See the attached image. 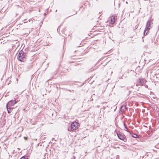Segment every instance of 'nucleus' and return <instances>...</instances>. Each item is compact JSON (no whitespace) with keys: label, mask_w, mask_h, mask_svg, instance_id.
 <instances>
[{"label":"nucleus","mask_w":159,"mask_h":159,"mask_svg":"<svg viewBox=\"0 0 159 159\" xmlns=\"http://www.w3.org/2000/svg\"><path fill=\"white\" fill-rule=\"evenodd\" d=\"M16 103L17 102L16 100H11L7 103L6 106L8 113H10L13 110L11 107Z\"/></svg>","instance_id":"f257e3e1"},{"label":"nucleus","mask_w":159,"mask_h":159,"mask_svg":"<svg viewBox=\"0 0 159 159\" xmlns=\"http://www.w3.org/2000/svg\"><path fill=\"white\" fill-rule=\"evenodd\" d=\"M26 53L22 50H20L17 55V58L20 61L24 62L26 60Z\"/></svg>","instance_id":"f03ea898"},{"label":"nucleus","mask_w":159,"mask_h":159,"mask_svg":"<svg viewBox=\"0 0 159 159\" xmlns=\"http://www.w3.org/2000/svg\"><path fill=\"white\" fill-rule=\"evenodd\" d=\"M80 126L79 123L76 121L72 122L70 126L68 129V130L70 131H74L76 130Z\"/></svg>","instance_id":"7ed1b4c3"},{"label":"nucleus","mask_w":159,"mask_h":159,"mask_svg":"<svg viewBox=\"0 0 159 159\" xmlns=\"http://www.w3.org/2000/svg\"><path fill=\"white\" fill-rule=\"evenodd\" d=\"M147 81L142 78H139L137 81L136 83V86H139L143 85Z\"/></svg>","instance_id":"20e7f679"},{"label":"nucleus","mask_w":159,"mask_h":159,"mask_svg":"<svg viewBox=\"0 0 159 159\" xmlns=\"http://www.w3.org/2000/svg\"><path fill=\"white\" fill-rule=\"evenodd\" d=\"M117 135L118 138L122 140H123L124 142L127 141V139L125 138V135L123 134H121L120 132L117 133Z\"/></svg>","instance_id":"39448f33"},{"label":"nucleus","mask_w":159,"mask_h":159,"mask_svg":"<svg viewBox=\"0 0 159 159\" xmlns=\"http://www.w3.org/2000/svg\"><path fill=\"white\" fill-rule=\"evenodd\" d=\"M152 24V21L150 20H148L146 25V27L145 28L146 30H149L151 28V25Z\"/></svg>","instance_id":"423d86ee"},{"label":"nucleus","mask_w":159,"mask_h":159,"mask_svg":"<svg viewBox=\"0 0 159 159\" xmlns=\"http://www.w3.org/2000/svg\"><path fill=\"white\" fill-rule=\"evenodd\" d=\"M127 108L125 106H122L120 108V112L121 113H124L126 111Z\"/></svg>","instance_id":"0eeeda50"},{"label":"nucleus","mask_w":159,"mask_h":159,"mask_svg":"<svg viewBox=\"0 0 159 159\" xmlns=\"http://www.w3.org/2000/svg\"><path fill=\"white\" fill-rule=\"evenodd\" d=\"M130 135L132 136L134 138H139V136L138 135H137L135 134H134L133 132H129Z\"/></svg>","instance_id":"6e6552de"},{"label":"nucleus","mask_w":159,"mask_h":159,"mask_svg":"<svg viewBox=\"0 0 159 159\" xmlns=\"http://www.w3.org/2000/svg\"><path fill=\"white\" fill-rule=\"evenodd\" d=\"M115 21V17H112L111 18L110 20L111 24H113Z\"/></svg>","instance_id":"1a4fd4ad"},{"label":"nucleus","mask_w":159,"mask_h":159,"mask_svg":"<svg viewBox=\"0 0 159 159\" xmlns=\"http://www.w3.org/2000/svg\"><path fill=\"white\" fill-rule=\"evenodd\" d=\"M123 124L125 128L124 130L126 131L127 132L129 133L130 132L129 129H128L127 126L125 125V124L124 123Z\"/></svg>","instance_id":"9d476101"},{"label":"nucleus","mask_w":159,"mask_h":159,"mask_svg":"<svg viewBox=\"0 0 159 159\" xmlns=\"http://www.w3.org/2000/svg\"><path fill=\"white\" fill-rule=\"evenodd\" d=\"M148 31L149 30H146V28L145 29L143 33L144 36L146 35L147 34L148 32Z\"/></svg>","instance_id":"9b49d317"},{"label":"nucleus","mask_w":159,"mask_h":159,"mask_svg":"<svg viewBox=\"0 0 159 159\" xmlns=\"http://www.w3.org/2000/svg\"><path fill=\"white\" fill-rule=\"evenodd\" d=\"M20 159H29L26 156H24L21 157Z\"/></svg>","instance_id":"f8f14e48"},{"label":"nucleus","mask_w":159,"mask_h":159,"mask_svg":"<svg viewBox=\"0 0 159 159\" xmlns=\"http://www.w3.org/2000/svg\"><path fill=\"white\" fill-rule=\"evenodd\" d=\"M76 157L73 156L70 159H75Z\"/></svg>","instance_id":"ddd939ff"},{"label":"nucleus","mask_w":159,"mask_h":159,"mask_svg":"<svg viewBox=\"0 0 159 159\" xmlns=\"http://www.w3.org/2000/svg\"><path fill=\"white\" fill-rule=\"evenodd\" d=\"M24 139H25V140H26L27 139V137H24Z\"/></svg>","instance_id":"4468645a"},{"label":"nucleus","mask_w":159,"mask_h":159,"mask_svg":"<svg viewBox=\"0 0 159 159\" xmlns=\"http://www.w3.org/2000/svg\"><path fill=\"white\" fill-rule=\"evenodd\" d=\"M75 100V99H74L71 100L72 101H74Z\"/></svg>","instance_id":"2eb2a0df"},{"label":"nucleus","mask_w":159,"mask_h":159,"mask_svg":"<svg viewBox=\"0 0 159 159\" xmlns=\"http://www.w3.org/2000/svg\"><path fill=\"white\" fill-rule=\"evenodd\" d=\"M67 90L71 92V91L70 90Z\"/></svg>","instance_id":"dca6fc26"},{"label":"nucleus","mask_w":159,"mask_h":159,"mask_svg":"<svg viewBox=\"0 0 159 159\" xmlns=\"http://www.w3.org/2000/svg\"><path fill=\"white\" fill-rule=\"evenodd\" d=\"M67 84L69 85V84L68 83Z\"/></svg>","instance_id":"f3484780"},{"label":"nucleus","mask_w":159,"mask_h":159,"mask_svg":"<svg viewBox=\"0 0 159 159\" xmlns=\"http://www.w3.org/2000/svg\"><path fill=\"white\" fill-rule=\"evenodd\" d=\"M93 100V98H92V99H91V100Z\"/></svg>","instance_id":"a211bd4d"}]
</instances>
